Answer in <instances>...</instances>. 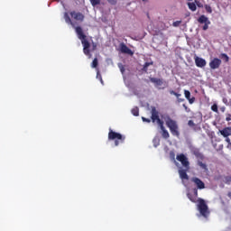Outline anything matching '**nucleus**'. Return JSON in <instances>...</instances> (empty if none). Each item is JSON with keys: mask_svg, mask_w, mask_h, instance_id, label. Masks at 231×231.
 <instances>
[{"mask_svg": "<svg viewBox=\"0 0 231 231\" xmlns=\"http://www.w3.org/2000/svg\"><path fill=\"white\" fill-rule=\"evenodd\" d=\"M75 32L78 35V39H79L83 46L84 55L88 57V59H91V57H93V55L91 54V51H97V42H92V43H90L89 41H88V36L84 33L82 27L80 26L75 27ZM91 44H92V48H91ZM89 48H91V50Z\"/></svg>", "mask_w": 231, "mask_h": 231, "instance_id": "nucleus-1", "label": "nucleus"}, {"mask_svg": "<svg viewBox=\"0 0 231 231\" xmlns=\"http://www.w3.org/2000/svg\"><path fill=\"white\" fill-rule=\"evenodd\" d=\"M151 115V120L152 124H158V125L161 127V130L162 131V138H165V140H167V138H169L171 134H169V132L165 129V126H163V122L162 121V119H160V112H158L156 106H152Z\"/></svg>", "mask_w": 231, "mask_h": 231, "instance_id": "nucleus-2", "label": "nucleus"}, {"mask_svg": "<svg viewBox=\"0 0 231 231\" xmlns=\"http://www.w3.org/2000/svg\"><path fill=\"white\" fill-rule=\"evenodd\" d=\"M108 140L109 142H115V146L118 147L120 143H124L125 142V135H122V134L115 132L110 128L108 132Z\"/></svg>", "mask_w": 231, "mask_h": 231, "instance_id": "nucleus-3", "label": "nucleus"}, {"mask_svg": "<svg viewBox=\"0 0 231 231\" xmlns=\"http://www.w3.org/2000/svg\"><path fill=\"white\" fill-rule=\"evenodd\" d=\"M199 204H198V210L200 215H202L203 217H208L210 216V211L208 210V206L207 205V202H205V199H199Z\"/></svg>", "mask_w": 231, "mask_h": 231, "instance_id": "nucleus-4", "label": "nucleus"}, {"mask_svg": "<svg viewBox=\"0 0 231 231\" xmlns=\"http://www.w3.org/2000/svg\"><path fill=\"white\" fill-rule=\"evenodd\" d=\"M166 125L167 127H169L173 136H180V131L178 130V123L175 120H172L171 117H168L166 120Z\"/></svg>", "mask_w": 231, "mask_h": 231, "instance_id": "nucleus-5", "label": "nucleus"}, {"mask_svg": "<svg viewBox=\"0 0 231 231\" xmlns=\"http://www.w3.org/2000/svg\"><path fill=\"white\" fill-rule=\"evenodd\" d=\"M176 160L178 162H180L181 165H183L187 171H189V169H190V162H189V158H187V156H185V154L180 153L179 155H177Z\"/></svg>", "mask_w": 231, "mask_h": 231, "instance_id": "nucleus-6", "label": "nucleus"}, {"mask_svg": "<svg viewBox=\"0 0 231 231\" xmlns=\"http://www.w3.org/2000/svg\"><path fill=\"white\" fill-rule=\"evenodd\" d=\"M198 23H199V24H204L202 27L204 32H207V30H208L210 20H208V17L205 16V14L199 16V18L198 19Z\"/></svg>", "mask_w": 231, "mask_h": 231, "instance_id": "nucleus-7", "label": "nucleus"}, {"mask_svg": "<svg viewBox=\"0 0 231 231\" xmlns=\"http://www.w3.org/2000/svg\"><path fill=\"white\" fill-rule=\"evenodd\" d=\"M192 183H195L197 189H199V190H203V189H205V182H203V180H201V179L198 178V177H193L191 179Z\"/></svg>", "mask_w": 231, "mask_h": 231, "instance_id": "nucleus-8", "label": "nucleus"}, {"mask_svg": "<svg viewBox=\"0 0 231 231\" xmlns=\"http://www.w3.org/2000/svg\"><path fill=\"white\" fill-rule=\"evenodd\" d=\"M221 60L218 58H214L210 62H209V68L210 69H219L221 66Z\"/></svg>", "mask_w": 231, "mask_h": 231, "instance_id": "nucleus-9", "label": "nucleus"}, {"mask_svg": "<svg viewBox=\"0 0 231 231\" xmlns=\"http://www.w3.org/2000/svg\"><path fill=\"white\" fill-rule=\"evenodd\" d=\"M70 16L72 19H74V21H79V23H82L84 21V14L80 12H75V11H71L70 12Z\"/></svg>", "mask_w": 231, "mask_h": 231, "instance_id": "nucleus-10", "label": "nucleus"}, {"mask_svg": "<svg viewBox=\"0 0 231 231\" xmlns=\"http://www.w3.org/2000/svg\"><path fill=\"white\" fill-rule=\"evenodd\" d=\"M120 51L121 53H125V55H130L133 57L134 52L125 45V43H120Z\"/></svg>", "mask_w": 231, "mask_h": 231, "instance_id": "nucleus-11", "label": "nucleus"}, {"mask_svg": "<svg viewBox=\"0 0 231 231\" xmlns=\"http://www.w3.org/2000/svg\"><path fill=\"white\" fill-rule=\"evenodd\" d=\"M189 150L190 152H192V154H194V156H196V158H198L199 160H203V158H205V156H203V153L199 152V148H196L195 146H189Z\"/></svg>", "mask_w": 231, "mask_h": 231, "instance_id": "nucleus-12", "label": "nucleus"}, {"mask_svg": "<svg viewBox=\"0 0 231 231\" xmlns=\"http://www.w3.org/2000/svg\"><path fill=\"white\" fill-rule=\"evenodd\" d=\"M195 64L197 68H205L207 66V60L203 58L195 57Z\"/></svg>", "mask_w": 231, "mask_h": 231, "instance_id": "nucleus-13", "label": "nucleus"}, {"mask_svg": "<svg viewBox=\"0 0 231 231\" xmlns=\"http://www.w3.org/2000/svg\"><path fill=\"white\" fill-rule=\"evenodd\" d=\"M219 133L224 138H228V136H231V127H225L224 129L219 130Z\"/></svg>", "mask_w": 231, "mask_h": 231, "instance_id": "nucleus-14", "label": "nucleus"}, {"mask_svg": "<svg viewBox=\"0 0 231 231\" xmlns=\"http://www.w3.org/2000/svg\"><path fill=\"white\" fill-rule=\"evenodd\" d=\"M184 97L187 98L189 104H194V102H196V97H190V91L189 90H184Z\"/></svg>", "mask_w": 231, "mask_h": 231, "instance_id": "nucleus-15", "label": "nucleus"}, {"mask_svg": "<svg viewBox=\"0 0 231 231\" xmlns=\"http://www.w3.org/2000/svg\"><path fill=\"white\" fill-rule=\"evenodd\" d=\"M187 171L189 170H183V169H180L179 170V174H180V180H189V175L187 174Z\"/></svg>", "mask_w": 231, "mask_h": 231, "instance_id": "nucleus-16", "label": "nucleus"}, {"mask_svg": "<svg viewBox=\"0 0 231 231\" xmlns=\"http://www.w3.org/2000/svg\"><path fill=\"white\" fill-rule=\"evenodd\" d=\"M150 80L152 84H155V86H163V79H162L151 78Z\"/></svg>", "mask_w": 231, "mask_h": 231, "instance_id": "nucleus-17", "label": "nucleus"}, {"mask_svg": "<svg viewBox=\"0 0 231 231\" xmlns=\"http://www.w3.org/2000/svg\"><path fill=\"white\" fill-rule=\"evenodd\" d=\"M64 19H65V22L68 23V24H71V26H75L73 24V22L71 21V18L69 17V14L68 13H65L64 14Z\"/></svg>", "mask_w": 231, "mask_h": 231, "instance_id": "nucleus-18", "label": "nucleus"}, {"mask_svg": "<svg viewBox=\"0 0 231 231\" xmlns=\"http://www.w3.org/2000/svg\"><path fill=\"white\" fill-rule=\"evenodd\" d=\"M197 163H198L199 167H200V169H202L203 171H205V172H208V167L205 163H203V162L198 161Z\"/></svg>", "mask_w": 231, "mask_h": 231, "instance_id": "nucleus-19", "label": "nucleus"}, {"mask_svg": "<svg viewBox=\"0 0 231 231\" xmlns=\"http://www.w3.org/2000/svg\"><path fill=\"white\" fill-rule=\"evenodd\" d=\"M131 113L132 115H134V116H139L140 109L137 106H135L131 110Z\"/></svg>", "mask_w": 231, "mask_h": 231, "instance_id": "nucleus-20", "label": "nucleus"}, {"mask_svg": "<svg viewBox=\"0 0 231 231\" xmlns=\"http://www.w3.org/2000/svg\"><path fill=\"white\" fill-rule=\"evenodd\" d=\"M188 6L191 12H196L197 7H196V2L194 3H188Z\"/></svg>", "mask_w": 231, "mask_h": 231, "instance_id": "nucleus-21", "label": "nucleus"}, {"mask_svg": "<svg viewBox=\"0 0 231 231\" xmlns=\"http://www.w3.org/2000/svg\"><path fill=\"white\" fill-rule=\"evenodd\" d=\"M149 66H152V62H145L143 67V71H145V73H147Z\"/></svg>", "mask_w": 231, "mask_h": 231, "instance_id": "nucleus-22", "label": "nucleus"}, {"mask_svg": "<svg viewBox=\"0 0 231 231\" xmlns=\"http://www.w3.org/2000/svg\"><path fill=\"white\" fill-rule=\"evenodd\" d=\"M187 196L189 199V200H191L192 203H196L198 201V199H196V197L193 196L192 194L188 193Z\"/></svg>", "mask_w": 231, "mask_h": 231, "instance_id": "nucleus-23", "label": "nucleus"}, {"mask_svg": "<svg viewBox=\"0 0 231 231\" xmlns=\"http://www.w3.org/2000/svg\"><path fill=\"white\" fill-rule=\"evenodd\" d=\"M91 68H98V59L95 58L92 61Z\"/></svg>", "mask_w": 231, "mask_h": 231, "instance_id": "nucleus-24", "label": "nucleus"}, {"mask_svg": "<svg viewBox=\"0 0 231 231\" xmlns=\"http://www.w3.org/2000/svg\"><path fill=\"white\" fill-rule=\"evenodd\" d=\"M92 6H97V5H100L102 0H89Z\"/></svg>", "mask_w": 231, "mask_h": 231, "instance_id": "nucleus-25", "label": "nucleus"}, {"mask_svg": "<svg viewBox=\"0 0 231 231\" xmlns=\"http://www.w3.org/2000/svg\"><path fill=\"white\" fill-rule=\"evenodd\" d=\"M118 68H119L122 75H124V73H125V67L122 63H118Z\"/></svg>", "mask_w": 231, "mask_h": 231, "instance_id": "nucleus-26", "label": "nucleus"}, {"mask_svg": "<svg viewBox=\"0 0 231 231\" xmlns=\"http://www.w3.org/2000/svg\"><path fill=\"white\" fill-rule=\"evenodd\" d=\"M211 111H213L214 113H219V110L217 108V104H213L212 105Z\"/></svg>", "mask_w": 231, "mask_h": 231, "instance_id": "nucleus-27", "label": "nucleus"}, {"mask_svg": "<svg viewBox=\"0 0 231 231\" xmlns=\"http://www.w3.org/2000/svg\"><path fill=\"white\" fill-rule=\"evenodd\" d=\"M170 94L174 95V97H176V98H179V97H181V94H179L178 92H176L174 90H170Z\"/></svg>", "mask_w": 231, "mask_h": 231, "instance_id": "nucleus-28", "label": "nucleus"}, {"mask_svg": "<svg viewBox=\"0 0 231 231\" xmlns=\"http://www.w3.org/2000/svg\"><path fill=\"white\" fill-rule=\"evenodd\" d=\"M205 10L208 12V14H212V7L210 5H206Z\"/></svg>", "mask_w": 231, "mask_h": 231, "instance_id": "nucleus-29", "label": "nucleus"}, {"mask_svg": "<svg viewBox=\"0 0 231 231\" xmlns=\"http://www.w3.org/2000/svg\"><path fill=\"white\" fill-rule=\"evenodd\" d=\"M225 183H226V185H230L231 183V176H226L225 177Z\"/></svg>", "mask_w": 231, "mask_h": 231, "instance_id": "nucleus-30", "label": "nucleus"}, {"mask_svg": "<svg viewBox=\"0 0 231 231\" xmlns=\"http://www.w3.org/2000/svg\"><path fill=\"white\" fill-rule=\"evenodd\" d=\"M195 5L199 8H203V4L201 2H199V0H195Z\"/></svg>", "mask_w": 231, "mask_h": 231, "instance_id": "nucleus-31", "label": "nucleus"}, {"mask_svg": "<svg viewBox=\"0 0 231 231\" xmlns=\"http://www.w3.org/2000/svg\"><path fill=\"white\" fill-rule=\"evenodd\" d=\"M180 24H181V21H176V22H173L172 26H174L175 28H178Z\"/></svg>", "mask_w": 231, "mask_h": 231, "instance_id": "nucleus-32", "label": "nucleus"}, {"mask_svg": "<svg viewBox=\"0 0 231 231\" xmlns=\"http://www.w3.org/2000/svg\"><path fill=\"white\" fill-rule=\"evenodd\" d=\"M226 142L227 143V149H231V141H230L229 137L226 138Z\"/></svg>", "mask_w": 231, "mask_h": 231, "instance_id": "nucleus-33", "label": "nucleus"}, {"mask_svg": "<svg viewBox=\"0 0 231 231\" xmlns=\"http://www.w3.org/2000/svg\"><path fill=\"white\" fill-rule=\"evenodd\" d=\"M222 57H223V59H225L226 62H228V60H230V58L228 57V55H226L225 53L222 54Z\"/></svg>", "mask_w": 231, "mask_h": 231, "instance_id": "nucleus-34", "label": "nucleus"}, {"mask_svg": "<svg viewBox=\"0 0 231 231\" xmlns=\"http://www.w3.org/2000/svg\"><path fill=\"white\" fill-rule=\"evenodd\" d=\"M107 3H109V5H112L113 6H115V5H116V0H106Z\"/></svg>", "mask_w": 231, "mask_h": 231, "instance_id": "nucleus-35", "label": "nucleus"}, {"mask_svg": "<svg viewBox=\"0 0 231 231\" xmlns=\"http://www.w3.org/2000/svg\"><path fill=\"white\" fill-rule=\"evenodd\" d=\"M188 125H189V127H194V125H196V124H194V121L189 120V121L188 122Z\"/></svg>", "mask_w": 231, "mask_h": 231, "instance_id": "nucleus-36", "label": "nucleus"}, {"mask_svg": "<svg viewBox=\"0 0 231 231\" xmlns=\"http://www.w3.org/2000/svg\"><path fill=\"white\" fill-rule=\"evenodd\" d=\"M142 120H143V122H146L147 124H151V119H149V118H145V117H142Z\"/></svg>", "mask_w": 231, "mask_h": 231, "instance_id": "nucleus-37", "label": "nucleus"}, {"mask_svg": "<svg viewBox=\"0 0 231 231\" xmlns=\"http://www.w3.org/2000/svg\"><path fill=\"white\" fill-rule=\"evenodd\" d=\"M230 120H231V114H227L226 117V121L230 122Z\"/></svg>", "mask_w": 231, "mask_h": 231, "instance_id": "nucleus-38", "label": "nucleus"}, {"mask_svg": "<svg viewBox=\"0 0 231 231\" xmlns=\"http://www.w3.org/2000/svg\"><path fill=\"white\" fill-rule=\"evenodd\" d=\"M193 192H194V197L197 199L198 198V189H193Z\"/></svg>", "mask_w": 231, "mask_h": 231, "instance_id": "nucleus-39", "label": "nucleus"}, {"mask_svg": "<svg viewBox=\"0 0 231 231\" xmlns=\"http://www.w3.org/2000/svg\"><path fill=\"white\" fill-rule=\"evenodd\" d=\"M177 100H178L179 103L185 102V99L184 98H180V97H177Z\"/></svg>", "mask_w": 231, "mask_h": 231, "instance_id": "nucleus-40", "label": "nucleus"}, {"mask_svg": "<svg viewBox=\"0 0 231 231\" xmlns=\"http://www.w3.org/2000/svg\"><path fill=\"white\" fill-rule=\"evenodd\" d=\"M226 110V107H225V106L220 107V111H221L222 113H225Z\"/></svg>", "mask_w": 231, "mask_h": 231, "instance_id": "nucleus-41", "label": "nucleus"}, {"mask_svg": "<svg viewBox=\"0 0 231 231\" xmlns=\"http://www.w3.org/2000/svg\"><path fill=\"white\" fill-rule=\"evenodd\" d=\"M227 197L229 198V199H231V191H228Z\"/></svg>", "mask_w": 231, "mask_h": 231, "instance_id": "nucleus-42", "label": "nucleus"}, {"mask_svg": "<svg viewBox=\"0 0 231 231\" xmlns=\"http://www.w3.org/2000/svg\"><path fill=\"white\" fill-rule=\"evenodd\" d=\"M183 107H185V109H187V106L186 105H183Z\"/></svg>", "mask_w": 231, "mask_h": 231, "instance_id": "nucleus-43", "label": "nucleus"}, {"mask_svg": "<svg viewBox=\"0 0 231 231\" xmlns=\"http://www.w3.org/2000/svg\"><path fill=\"white\" fill-rule=\"evenodd\" d=\"M99 77H100V80H101V82H103V81H102V76H99Z\"/></svg>", "mask_w": 231, "mask_h": 231, "instance_id": "nucleus-44", "label": "nucleus"}, {"mask_svg": "<svg viewBox=\"0 0 231 231\" xmlns=\"http://www.w3.org/2000/svg\"><path fill=\"white\" fill-rule=\"evenodd\" d=\"M97 75H100V72L97 71Z\"/></svg>", "mask_w": 231, "mask_h": 231, "instance_id": "nucleus-45", "label": "nucleus"}, {"mask_svg": "<svg viewBox=\"0 0 231 231\" xmlns=\"http://www.w3.org/2000/svg\"><path fill=\"white\" fill-rule=\"evenodd\" d=\"M223 102H226V100L223 99Z\"/></svg>", "mask_w": 231, "mask_h": 231, "instance_id": "nucleus-46", "label": "nucleus"}, {"mask_svg": "<svg viewBox=\"0 0 231 231\" xmlns=\"http://www.w3.org/2000/svg\"><path fill=\"white\" fill-rule=\"evenodd\" d=\"M223 102H226V100L223 99Z\"/></svg>", "mask_w": 231, "mask_h": 231, "instance_id": "nucleus-47", "label": "nucleus"}, {"mask_svg": "<svg viewBox=\"0 0 231 231\" xmlns=\"http://www.w3.org/2000/svg\"><path fill=\"white\" fill-rule=\"evenodd\" d=\"M143 2L147 1V0H143Z\"/></svg>", "mask_w": 231, "mask_h": 231, "instance_id": "nucleus-48", "label": "nucleus"}, {"mask_svg": "<svg viewBox=\"0 0 231 231\" xmlns=\"http://www.w3.org/2000/svg\"><path fill=\"white\" fill-rule=\"evenodd\" d=\"M188 1H192V0H188Z\"/></svg>", "mask_w": 231, "mask_h": 231, "instance_id": "nucleus-49", "label": "nucleus"}]
</instances>
